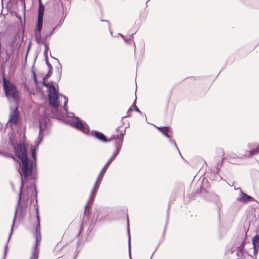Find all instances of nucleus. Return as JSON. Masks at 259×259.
Segmentation results:
<instances>
[{
    "label": "nucleus",
    "instance_id": "nucleus-7",
    "mask_svg": "<svg viewBox=\"0 0 259 259\" xmlns=\"http://www.w3.org/2000/svg\"><path fill=\"white\" fill-rule=\"evenodd\" d=\"M19 117L20 115L18 108L15 107L14 109H11L8 122L12 124H17L18 122Z\"/></svg>",
    "mask_w": 259,
    "mask_h": 259
},
{
    "label": "nucleus",
    "instance_id": "nucleus-45",
    "mask_svg": "<svg viewBox=\"0 0 259 259\" xmlns=\"http://www.w3.org/2000/svg\"><path fill=\"white\" fill-rule=\"evenodd\" d=\"M76 256H77V254L75 256V257H74L73 259H75V257H76Z\"/></svg>",
    "mask_w": 259,
    "mask_h": 259
},
{
    "label": "nucleus",
    "instance_id": "nucleus-3",
    "mask_svg": "<svg viewBox=\"0 0 259 259\" xmlns=\"http://www.w3.org/2000/svg\"><path fill=\"white\" fill-rule=\"evenodd\" d=\"M120 146V145H118L117 150L115 152L113 153L112 156L108 160V161L107 162L106 164L104 165V166L102 168L101 171L100 172V173L96 181L94 188L93 189V190L91 191L90 196L95 198V195H96V194L99 189L100 185L101 184V181L103 178V176L106 172V169L108 167V166H109L110 163L112 162V161H113L115 159L116 157L119 154Z\"/></svg>",
    "mask_w": 259,
    "mask_h": 259
},
{
    "label": "nucleus",
    "instance_id": "nucleus-23",
    "mask_svg": "<svg viewBox=\"0 0 259 259\" xmlns=\"http://www.w3.org/2000/svg\"><path fill=\"white\" fill-rule=\"evenodd\" d=\"M244 196L245 197V200H246V201L244 202V203H247V202H250V201H255L253 197H252L251 196H249V195H248L247 194H244Z\"/></svg>",
    "mask_w": 259,
    "mask_h": 259
},
{
    "label": "nucleus",
    "instance_id": "nucleus-47",
    "mask_svg": "<svg viewBox=\"0 0 259 259\" xmlns=\"http://www.w3.org/2000/svg\"><path fill=\"white\" fill-rule=\"evenodd\" d=\"M103 21L108 22L107 20H103Z\"/></svg>",
    "mask_w": 259,
    "mask_h": 259
},
{
    "label": "nucleus",
    "instance_id": "nucleus-20",
    "mask_svg": "<svg viewBox=\"0 0 259 259\" xmlns=\"http://www.w3.org/2000/svg\"><path fill=\"white\" fill-rule=\"evenodd\" d=\"M42 43L45 46V50H44V55H45V59H47L48 57V52L49 50V47L48 45L45 41L42 42Z\"/></svg>",
    "mask_w": 259,
    "mask_h": 259
},
{
    "label": "nucleus",
    "instance_id": "nucleus-14",
    "mask_svg": "<svg viewBox=\"0 0 259 259\" xmlns=\"http://www.w3.org/2000/svg\"><path fill=\"white\" fill-rule=\"evenodd\" d=\"M38 4H39V7H38V16L37 17L43 18L45 7L42 3L41 1L39 0V2H38Z\"/></svg>",
    "mask_w": 259,
    "mask_h": 259
},
{
    "label": "nucleus",
    "instance_id": "nucleus-22",
    "mask_svg": "<svg viewBox=\"0 0 259 259\" xmlns=\"http://www.w3.org/2000/svg\"><path fill=\"white\" fill-rule=\"evenodd\" d=\"M34 35L35 37L36 41L37 44H40L41 42L40 39H41V34L40 32H34Z\"/></svg>",
    "mask_w": 259,
    "mask_h": 259
},
{
    "label": "nucleus",
    "instance_id": "nucleus-9",
    "mask_svg": "<svg viewBox=\"0 0 259 259\" xmlns=\"http://www.w3.org/2000/svg\"><path fill=\"white\" fill-rule=\"evenodd\" d=\"M91 135L99 141L104 143L108 142V139L102 133L93 130L91 132Z\"/></svg>",
    "mask_w": 259,
    "mask_h": 259
},
{
    "label": "nucleus",
    "instance_id": "nucleus-26",
    "mask_svg": "<svg viewBox=\"0 0 259 259\" xmlns=\"http://www.w3.org/2000/svg\"><path fill=\"white\" fill-rule=\"evenodd\" d=\"M53 73V69H49L48 73L44 77L43 80L48 79L52 75Z\"/></svg>",
    "mask_w": 259,
    "mask_h": 259
},
{
    "label": "nucleus",
    "instance_id": "nucleus-42",
    "mask_svg": "<svg viewBox=\"0 0 259 259\" xmlns=\"http://www.w3.org/2000/svg\"><path fill=\"white\" fill-rule=\"evenodd\" d=\"M29 48H30V45L29 46V47H28V49H27V53H28V51H29Z\"/></svg>",
    "mask_w": 259,
    "mask_h": 259
},
{
    "label": "nucleus",
    "instance_id": "nucleus-13",
    "mask_svg": "<svg viewBox=\"0 0 259 259\" xmlns=\"http://www.w3.org/2000/svg\"><path fill=\"white\" fill-rule=\"evenodd\" d=\"M42 84L46 87L49 90V93L56 90L55 87L52 82L46 83L44 80L42 82Z\"/></svg>",
    "mask_w": 259,
    "mask_h": 259
},
{
    "label": "nucleus",
    "instance_id": "nucleus-37",
    "mask_svg": "<svg viewBox=\"0 0 259 259\" xmlns=\"http://www.w3.org/2000/svg\"><path fill=\"white\" fill-rule=\"evenodd\" d=\"M51 57H52V58H54V59H55V60H56L57 61V62H58V64H59V65H60V66H61V64H60V61H59V60L58 59L55 58H54V57H53L52 56H51Z\"/></svg>",
    "mask_w": 259,
    "mask_h": 259
},
{
    "label": "nucleus",
    "instance_id": "nucleus-19",
    "mask_svg": "<svg viewBox=\"0 0 259 259\" xmlns=\"http://www.w3.org/2000/svg\"><path fill=\"white\" fill-rule=\"evenodd\" d=\"M252 245L255 246H259V235H256L252 239Z\"/></svg>",
    "mask_w": 259,
    "mask_h": 259
},
{
    "label": "nucleus",
    "instance_id": "nucleus-41",
    "mask_svg": "<svg viewBox=\"0 0 259 259\" xmlns=\"http://www.w3.org/2000/svg\"><path fill=\"white\" fill-rule=\"evenodd\" d=\"M35 192H36L35 196H37V191H36V187L35 186Z\"/></svg>",
    "mask_w": 259,
    "mask_h": 259
},
{
    "label": "nucleus",
    "instance_id": "nucleus-18",
    "mask_svg": "<svg viewBox=\"0 0 259 259\" xmlns=\"http://www.w3.org/2000/svg\"><path fill=\"white\" fill-rule=\"evenodd\" d=\"M127 234L128 236V251H129V255L130 259H132L131 258V236L130 234V230H129V227H128V219L127 218Z\"/></svg>",
    "mask_w": 259,
    "mask_h": 259
},
{
    "label": "nucleus",
    "instance_id": "nucleus-8",
    "mask_svg": "<svg viewBox=\"0 0 259 259\" xmlns=\"http://www.w3.org/2000/svg\"><path fill=\"white\" fill-rule=\"evenodd\" d=\"M125 135V131L123 133L121 132L120 134V135H112L111 136L110 139H108V142H110L113 140H115V145H116V150L114 151V152L117 150V147L119 145H120V149L119 150V152L120 151V149L121 148L123 141V137Z\"/></svg>",
    "mask_w": 259,
    "mask_h": 259
},
{
    "label": "nucleus",
    "instance_id": "nucleus-17",
    "mask_svg": "<svg viewBox=\"0 0 259 259\" xmlns=\"http://www.w3.org/2000/svg\"><path fill=\"white\" fill-rule=\"evenodd\" d=\"M246 243V239H245V238H244L243 241L242 242L241 244L240 245V246L237 247V252H239L240 253H242ZM237 254L238 255V252H237Z\"/></svg>",
    "mask_w": 259,
    "mask_h": 259
},
{
    "label": "nucleus",
    "instance_id": "nucleus-21",
    "mask_svg": "<svg viewBox=\"0 0 259 259\" xmlns=\"http://www.w3.org/2000/svg\"><path fill=\"white\" fill-rule=\"evenodd\" d=\"M259 153V145L257 147L249 151V156L251 157L255 155V154Z\"/></svg>",
    "mask_w": 259,
    "mask_h": 259
},
{
    "label": "nucleus",
    "instance_id": "nucleus-5",
    "mask_svg": "<svg viewBox=\"0 0 259 259\" xmlns=\"http://www.w3.org/2000/svg\"><path fill=\"white\" fill-rule=\"evenodd\" d=\"M71 125L85 134H88L90 132L89 126L86 123H83L78 117L74 116L72 118Z\"/></svg>",
    "mask_w": 259,
    "mask_h": 259
},
{
    "label": "nucleus",
    "instance_id": "nucleus-31",
    "mask_svg": "<svg viewBox=\"0 0 259 259\" xmlns=\"http://www.w3.org/2000/svg\"><path fill=\"white\" fill-rule=\"evenodd\" d=\"M258 247V246H253V250H254L253 253H254V255H255L257 253Z\"/></svg>",
    "mask_w": 259,
    "mask_h": 259
},
{
    "label": "nucleus",
    "instance_id": "nucleus-29",
    "mask_svg": "<svg viewBox=\"0 0 259 259\" xmlns=\"http://www.w3.org/2000/svg\"><path fill=\"white\" fill-rule=\"evenodd\" d=\"M132 107L131 106V107L129 108V109L128 110V111H127V115L126 116H125L123 117L122 118V119H123V118H125V117H129V116H131V115H130V112H131V111L132 110Z\"/></svg>",
    "mask_w": 259,
    "mask_h": 259
},
{
    "label": "nucleus",
    "instance_id": "nucleus-32",
    "mask_svg": "<svg viewBox=\"0 0 259 259\" xmlns=\"http://www.w3.org/2000/svg\"><path fill=\"white\" fill-rule=\"evenodd\" d=\"M169 142L171 143V144H174L175 146L177 148V149L179 150V149L177 146V144L176 143V142H175V141H174L173 140L170 139H169Z\"/></svg>",
    "mask_w": 259,
    "mask_h": 259
},
{
    "label": "nucleus",
    "instance_id": "nucleus-40",
    "mask_svg": "<svg viewBox=\"0 0 259 259\" xmlns=\"http://www.w3.org/2000/svg\"><path fill=\"white\" fill-rule=\"evenodd\" d=\"M119 126H118L116 128V131L117 132H118L119 130Z\"/></svg>",
    "mask_w": 259,
    "mask_h": 259
},
{
    "label": "nucleus",
    "instance_id": "nucleus-44",
    "mask_svg": "<svg viewBox=\"0 0 259 259\" xmlns=\"http://www.w3.org/2000/svg\"><path fill=\"white\" fill-rule=\"evenodd\" d=\"M24 8H25V4L24 2Z\"/></svg>",
    "mask_w": 259,
    "mask_h": 259
},
{
    "label": "nucleus",
    "instance_id": "nucleus-43",
    "mask_svg": "<svg viewBox=\"0 0 259 259\" xmlns=\"http://www.w3.org/2000/svg\"><path fill=\"white\" fill-rule=\"evenodd\" d=\"M59 74H60V76H61V71H59Z\"/></svg>",
    "mask_w": 259,
    "mask_h": 259
},
{
    "label": "nucleus",
    "instance_id": "nucleus-30",
    "mask_svg": "<svg viewBox=\"0 0 259 259\" xmlns=\"http://www.w3.org/2000/svg\"><path fill=\"white\" fill-rule=\"evenodd\" d=\"M33 78L35 83L37 84L38 82H37L36 74L34 71L33 72Z\"/></svg>",
    "mask_w": 259,
    "mask_h": 259
},
{
    "label": "nucleus",
    "instance_id": "nucleus-46",
    "mask_svg": "<svg viewBox=\"0 0 259 259\" xmlns=\"http://www.w3.org/2000/svg\"><path fill=\"white\" fill-rule=\"evenodd\" d=\"M234 189H235V190H237V188H236V187H234Z\"/></svg>",
    "mask_w": 259,
    "mask_h": 259
},
{
    "label": "nucleus",
    "instance_id": "nucleus-39",
    "mask_svg": "<svg viewBox=\"0 0 259 259\" xmlns=\"http://www.w3.org/2000/svg\"><path fill=\"white\" fill-rule=\"evenodd\" d=\"M217 205L218 207L219 208L222 206V204L220 202H219Z\"/></svg>",
    "mask_w": 259,
    "mask_h": 259
},
{
    "label": "nucleus",
    "instance_id": "nucleus-12",
    "mask_svg": "<svg viewBox=\"0 0 259 259\" xmlns=\"http://www.w3.org/2000/svg\"><path fill=\"white\" fill-rule=\"evenodd\" d=\"M165 136L167 138H170V136L169 135L168 133H171V131L169 127L167 126L164 127H157Z\"/></svg>",
    "mask_w": 259,
    "mask_h": 259
},
{
    "label": "nucleus",
    "instance_id": "nucleus-27",
    "mask_svg": "<svg viewBox=\"0 0 259 259\" xmlns=\"http://www.w3.org/2000/svg\"><path fill=\"white\" fill-rule=\"evenodd\" d=\"M136 100H137V98L136 97V99H135L134 103H133V105H132V107H134V109H135V111H136L138 113L141 114L142 113H141V111L139 110V109L136 105Z\"/></svg>",
    "mask_w": 259,
    "mask_h": 259
},
{
    "label": "nucleus",
    "instance_id": "nucleus-34",
    "mask_svg": "<svg viewBox=\"0 0 259 259\" xmlns=\"http://www.w3.org/2000/svg\"><path fill=\"white\" fill-rule=\"evenodd\" d=\"M64 21V18L62 17V18L60 20L59 23L58 25L59 26V25L62 24L63 23Z\"/></svg>",
    "mask_w": 259,
    "mask_h": 259
},
{
    "label": "nucleus",
    "instance_id": "nucleus-16",
    "mask_svg": "<svg viewBox=\"0 0 259 259\" xmlns=\"http://www.w3.org/2000/svg\"><path fill=\"white\" fill-rule=\"evenodd\" d=\"M94 199H95V198L90 196V199L88 201L87 205L85 206V210H84V214H86L87 212L89 211V210L88 209L89 207H90L92 205L93 201L94 200Z\"/></svg>",
    "mask_w": 259,
    "mask_h": 259
},
{
    "label": "nucleus",
    "instance_id": "nucleus-6",
    "mask_svg": "<svg viewBox=\"0 0 259 259\" xmlns=\"http://www.w3.org/2000/svg\"><path fill=\"white\" fill-rule=\"evenodd\" d=\"M48 97L50 105L56 109L59 105L58 101V94L56 90L54 92H50L48 94Z\"/></svg>",
    "mask_w": 259,
    "mask_h": 259
},
{
    "label": "nucleus",
    "instance_id": "nucleus-25",
    "mask_svg": "<svg viewBox=\"0 0 259 259\" xmlns=\"http://www.w3.org/2000/svg\"><path fill=\"white\" fill-rule=\"evenodd\" d=\"M133 35H134V34H132L131 35V37L129 38H126L125 39V42H126L128 44H131L132 42H133L134 43V46L135 50H136V45H135V43L134 42V40L131 39V37H133Z\"/></svg>",
    "mask_w": 259,
    "mask_h": 259
},
{
    "label": "nucleus",
    "instance_id": "nucleus-4",
    "mask_svg": "<svg viewBox=\"0 0 259 259\" xmlns=\"http://www.w3.org/2000/svg\"><path fill=\"white\" fill-rule=\"evenodd\" d=\"M36 220H37V226L36 227L35 229V238L36 239L35 244L34 246L32 248V254L31 256H32L33 255V253L35 252V253H37V259H38V253H39V249L37 247L38 245V242L40 241L41 240V236H40V217L39 215V211H38V207L36 208Z\"/></svg>",
    "mask_w": 259,
    "mask_h": 259
},
{
    "label": "nucleus",
    "instance_id": "nucleus-11",
    "mask_svg": "<svg viewBox=\"0 0 259 259\" xmlns=\"http://www.w3.org/2000/svg\"><path fill=\"white\" fill-rule=\"evenodd\" d=\"M43 24V18L37 17L36 29L34 32H40Z\"/></svg>",
    "mask_w": 259,
    "mask_h": 259
},
{
    "label": "nucleus",
    "instance_id": "nucleus-2",
    "mask_svg": "<svg viewBox=\"0 0 259 259\" xmlns=\"http://www.w3.org/2000/svg\"><path fill=\"white\" fill-rule=\"evenodd\" d=\"M3 86L6 97L8 100L18 102L19 100V93L17 89L13 82L7 79L4 76H3Z\"/></svg>",
    "mask_w": 259,
    "mask_h": 259
},
{
    "label": "nucleus",
    "instance_id": "nucleus-24",
    "mask_svg": "<svg viewBox=\"0 0 259 259\" xmlns=\"http://www.w3.org/2000/svg\"><path fill=\"white\" fill-rule=\"evenodd\" d=\"M61 96H62L64 99V110H65V112L67 113V104L68 103V98L67 97L65 96H63L61 95H60Z\"/></svg>",
    "mask_w": 259,
    "mask_h": 259
},
{
    "label": "nucleus",
    "instance_id": "nucleus-15",
    "mask_svg": "<svg viewBox=\"0 0 259 259\" xmlns=\"http://www.w3.org/2000/svg\"><path fill=\"white\" fill-rule=\"evenodd\" d=\"M237 189H239V191L240 192V194L239 196L236 198V200L238 201L244 203V202L246 201V200H245V197L244 196V195L246 194L242 192V191L240 188L238 187V188H237Z\"/></svg>",
    "mask_w": 259,
    "mask_h": 259
},
{
    "label": "nucleus",
    "instance_id": "nucleus-33",
    "mask_svg": "<svg viewBox=\"0 0 259 259\" xmlns=\"http://www.w3.org/2000/svg\"><path fill=\"white\" fill-rule=\"evenodd\" d=\"M30 259H37V253H35V252H34L33 253V256H31Z\"/></svg>",
    "mask_w": 259,
    "mask_h": 259
},
{
    "label": "nucleus",
    "instance_id": "nucleus-36",
    "mask_svg": "<svg viewBox=\"0 0 259 259\" xmlns=\"http://www.w3.org/2000/svg\"><path fill=\"white\" fill-rule=\"evenodd\" d=\"M119 35L120 36H121V37L123 39V40H124V41H125V39H126V38L124 35H122V34H121V33H119Z\"/></svg>",
    "mask_w": 259,
    "mask_h": 259
},
{
    "label": "nucleus",
    "instance_id": "nucleus-28",
    "mask_svg": "<svg viewBox=\"0 0 259 259\" xmlns=\"http://www.w3.org/2000/svg\"><path fill=\"white\" fill-rule=\"evenodd\" d=\"M45 61H46V64H47V65L48 66V67L49 68V69H53L52 65L49 62L48 57L47 58V59H45Z\"/></svg>",
    "mask_w": 259,
    "mask_h": 259
},
{
    "label": "nucleus",
    "instance_id": "nucleus-10",
    "mask_svg": "<svg viewBox=\"0 0 259 259\" xmlns=\"http://www.w3.org/2000/svg\"><path fill=\"white\" fill-rule=\"evenodd\" d=\"M17 211H18V209H17V208H16V209L15 210V215H14V219H13V225H12V228H11V233L10 235L9 236V238H8V240L7 241V243L5 245V246L4 256H3V259H5L6 258V256L7 252V249H8V242L9 241L11 235V234L12 233V232H13V226H14V225L15 224V222L17 214Z\"/></svg>",
    "mask_w": 259,
    "mask_h": 259
},
{
    "label": "nucleus",
    "instance_id": "nucleus-35",
    "mask_svg": "<svg viewBox=\"0 0 259 259\" xmlns=\"http://www.w3.org/2000/svg\"><path fill=\"white\" fill-rule=\"evenodd\" d=\"M58 25H57L55 28H54L52 30V31L51 32L50 35H52L54 33V31H55V30L58 27Z\"/></svg>",
    "mask_w": 259,
    "mask_h": 259
},
{
    "label": "nucleus",
    "instance_id": "nucleus-48",
    "mask_svg": "<svg viewBox=\"0 0 259 259\" xmlns=\"http://www.w3.org/2000/svg\"><path fill=\"white\" fill-rule=\"evenodd\" d=\"M179 153H180V154L181 155V153H180V151L179 150Z\"/></svg>",
    "mask_w": 259,
    "mask_h": 259
},
{
    "label": "nucleus",
    "instance_id": "nucleus-38",
    "mask_svg": "<svg viewBox=\"0 0 259 259\" xmlns=\"http://www.w3.org/2000/svg\"><path fill=\"white\" fill-rule=\"evenodd\" d=\"M9 59V54L7 53V58H6V61H7Z\"/></svg>",
    "mask_w": 259,
    "mask_h": 259
},
{
    "label": "nucleus",
    "instance_id": "nucleus-1",
    "mask_svg": "<svg viewBox=\"0 0 259 259\" xmlns=\"http://www.w3.org/2000/svg\"><path fill=\"white\" fill-rule=\"evenodd\" d=\"M46 120L42 121V122L39 121V131L38 138L35 141L36 146L31 149V155L33 158L32 160L30 161L28 158L27 151L24 145L20 144L15 148V155L22 163L21 169L19 170L21 181L19 201L21 199L22 188L24 187L26 182L29 180H35L37 178L36 170V153L35 147L37 148L38 146L41 143L44 137L43 132L46 129Z\"/></svg>",
    "mask_w": 259,
    "mask_h": 259
}]
</instances>
